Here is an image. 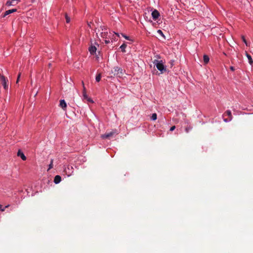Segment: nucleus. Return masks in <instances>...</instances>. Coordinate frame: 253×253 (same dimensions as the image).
<instances>
[{"label":"nucleus","instance_id":"obj_4","mask_svg":"<svg viewBox=\"0 0 253 253\" xmlns=\"http://www.w3.org/2000/svg\"><path fill=\"white\" fill-rule=\"evenodd\" d=\"M0 81L1 82L3 88L5 89H7L8 87V79L4 76L0 75Z\"/></svg>","mask_w":253,"mask_h":253},{"label":"nucleus","instance_id":"obj_20","mask_svg":"<svg viewBox=\"0 0 253 253\" xmlns=\"http://www.w3.org/2000/svg\"><path fill=\"white\" fill-rule=\"evenodd\" d=\"M157 118V115L156 113H153L151 116V120L153 121L156 120Z\"/></svg>","mask_w":253,"mask_h":253},{"label":"nucleus","instance_id":"obj_14","mask_svg":"<svg viewBox=\"0 0 253 253\" xmlns=\"http://www.w3.org/2000/svg\"><path fill=\"white\" fill-rule=\"evenodd\" d=\"M225 114L229 117V121H231L232 119V116L231 111L227 110L225 112Z\"/></svg>","mask_w":253,"mask_h":253},{"label":"nucleus","instance_id":"obj_36","mask_svg":"<svg viewBox=\"0 0 253 253\" xmlns=\"http://www.w3.org/2000/svg\"><path fill=\"white\" fill-rule=\"evenodd\" d=\"M82 83L83 87H84V82H82Z\"/></svg>","mask_w":253,"mask_h":253},{"label":"nucleus","instance_id":"obj_19","mask_svg":"<svg viewBox=\"0 0 253 253\" xmlns=\"http://www.w3.org/2000/svg\"><path fill=\"white\" fill-rule=\"evenodd\" d=\"M101 74H98L96 76V78H95V80L97 82H99L100 80H101Z\"/></svg>","mask_w":253,"mask_h":253},{"label":"nucleus","instance_id":"obj_8","mask_svg":"<svg viewBox=\"0 0 253 253\" xmlns=\"http://www.w3.org/2000/svg\"><path fill=\"white\" fill-rule=\"evenodd\" d=\"M116 132H114V131H111L110 132H109V133H106L105 134H104L103 135H101V137L103 138V139H105V138H109L110 137H111V136H112L113 135H114V134Z\"/></svg>","mask_w":253,"mask_h":253},{"label":"nucleus","instance_id":"obj_7","mask_svg":"<svg viewBox=\"0 0 253 253\" xmlns=\"http://www.w3.org/2000/svg\"><path fill=\"white\" fill-rule=\"evenodd\" d=\"M96 47L92 44H91L88 48V50L90 53L92 55H94L96 54Z\"/></svg>","mask_w":253,"mask_h":253},{"label":"nucleus","instance_id":"obj_16","mask_svg":"<svg viewBox=\"0 0 253 253\" xmlns=\"http://www.w3.org/2000/svg\"><path fill=\"white\" fill-rule=\"evenodd\" d=\"M126 44L124 43L122 45H121L120 48L122 52H126Z\"/></svg>","mask_w":253,"mask_h":253},{"label":"nucleus","instance_id":"obj_15","mask_svg":"<svg viewBox=\"0 0 253 253\" xmlns=\"http://www.w3.org/2000/svg\"><path fill=\"white\" fill-rule=\"evenodd\" d=\"M203 59H204V61L205 64H207L209 62V60H210V58H209V56L207 55H204Z\"/></svg>","mask_w":253,"mask_h":253},{"label":"nucleus","instance_id":"obj_13","mask_svg":"<svg viewBox=\"0 0 253 253\" xmlns=\"http://www.w3.org/2000/svg\"><path fill=\"white\" fill-rule=\"evenodd\" d=\"M61 180V177L60 176L57 175L54 177V182L55 184H58V183H60Z\"/></svg>","mask_w":253,"mask_h":253},{"label":"nucleus","instance_id":"obj_3","mask_svg":"<svg viewBox=\"0 0 253 253\" xmlns=\"http://www.w3.org/2000/svg\"><path fill=\"white\" fill-rule=\"evenodd\" d=\"M123 70L119 67H115L113 70L112 71V73L114 75L120 77L123 75Z\"/></svg>","mask_w":253,"mask_h":253},{"label":"nucleus","instance_id":"obj_10","mask_svg":"<svg viewBox=\"0 0 253 253\" xmlns=\"http://www.w3.org/2000/svg\"><path fill=\"white\" fill-rule=\"evenodd\" d=\"M17 155L18 156L20 157L22 160L25 161L26 160V157L25 156L24 153L20 150L18 151L17 153Z\"/></svg>","mask_w":253,"mask_h":253},{"label":"nucleus","instance_id":"obj_2","mask_svg":"<svg viewBox=\"0 0 253 253\" xmlns=\"http://www.w3.org/2000/svg\"><path fill=\"white\" fill-rule=\"evenodd\" d=\"M153 62L154 65L157 67V69L159 70L162 74L166 71V67L164 65V63L162 60L155 59Z\"/></svg>","mask_w":253,"mask_h":253},{"label":"nucleus","instance_id":"obj_25","mask_svg":"<svg viewBox=\"0 0 253 253\" xmlns=\"http://www.w3.org/2000/svg\"><path fill=\"white\" fill-rule=\"evenodd\" d=\"M122 35L123 37H124L126 40L130 41V39L128 36H126L123 34H122Z\"/></svg>","mask_w":253,"mask_h":253},{"label":"nucleus","instance_id":"obj_18","mask_svg":"<svg viewBox=\"0 0 253 253\" xmlns=\"http://www.w3.org/2000/svg\"><path fill=\"white\" fill-rule=\"evenodd\" d=\"M66 22L67 23H69L70 22V18L68 16L67 13L65 15Z\"/></svg>","mask_w":253,"mask_h":253},{"label":"nucleus","instance_id":"obj_21","mask_svg":"<svg viewBox=\"0 0 253 253\" xmlns=\"http://www.w3.org/2000/svg\"><path fill=\"white\" fill-rule=\"evenodd\" d=\"M53 159H51L50 163V164L48 166V170L50 169H51L53 168Z\"/></svg>","mask_w":253,"mask_h":253},{"label":"nucleus","instance_id":"obj_27","mask_svg":"<svg viewBox=\"0 0 253 253\" xmlns=\"http://www.w3.org/2000/svg\"><path fill=\"white\" fill-rule=\"evenodd\" d=\"M86 100L88 102H90V103H93V101L92 99H91L90 98L88 97V98H86Z\"/></svg>","mask_w":253,"mask_h":253},{"label":"nucleus","instance_id":"obj_22","mask_svg":"<svg viewBox=\"0 0 253 253\" xmlns=\"http://www.w3.org/2000/svg\"><path fill=\"white\" fill-rule=\"evenodd\" d=\"M105 42V43L106 44H108L110 42H111V40L110 39H102Z\"/></svg>","mask_w":253,"mask_h":253},{"label":"nucleus","instance_id":"obj_1","mask_svg":"<svg viewBox=\"0 0 253 253\" xmlns=\"http://www.w3.org/2000/svg\"><path fill=\"white\" fill-rule=\"evenodd\" d=\"M96 34L99 35L102 39H110L111 42H113V41H116V38H114L113 33L110 32L109 30L104 26H101L100 28L98 29Z\"/></svg>","mask_w":253,"mask_h":253},{"label":"nucleus","instance_id":"obj_28","mask_svg":"<svg viewBox=\"0 0 253 253\" xmlns=\"http://www.w3.org/2000/svg\"><path fill=\"white\" fill-rule=\"evenodd\" d=\"M20 76H21V74H19L18 76V77H17V81H16V84H17L19 81V79H20Z\"/></svg>","mask_w":253,"mask_h":253},{"label":"nucleus","instance_id":"obj_12","mask_svg":"<svg viewBox=\"0 0 253 253\" xmlns=\"http://www.w3.org/2000/svg\"><path fill=\"white\" fill-rule=\"evenodd\" d=\"M245 53H246V55L247 57L248 58V62H249V64L251 65H252L253 64V60L252 58V56L250 54H249L247 52H246Z\"/></svg>","mask_w":253,"mask_h":253},{"label":"nucleus","instance_id":"obj_35","mask_svg":"<svg viewBox=\"0 0 253 253\" xmlns=\"http://www.w3.org/2000/svg\"><path fill=\"white\" fill-rule=\"evenodd\" d=\"M115 34H116L118 37H119V34L118 33H115Z\"/></svg>","mask_w":253,"mask_h":253},{"label":"nucleus","instance_id":"obj_33","mask_svg":"<svg viewBox=\"0 0 253 253\" xmlns=\"http://www.w3.org/2000/svg\"><path fill=\"white\" fill-rule=\"evenodd\" d=\"M224 121L225 122H228L230 121H229V119H224Z\"/></svg>","mask_w":253,"mask_h":253},{"label":"nucleus","instance_id":"obj_9","mask_svg":"<svg viewBox=\"0 0 253 253\" xmlns=\"http://www.w3.org/2000/svg\"><path fill=\"white\" fill-rule=\"evenodd\" d=\"M17 11V9L16 8H14V9H9V10H6L3 14V17H5V16H6L7 15L12 13H13L14 12H16Z\"/></svg>","mask_w":253,"mask_h":253},{"label":"nucleus","instance_id":"obj_34","mask_svg":"<svg viewBox=\"0 0 253 253\" xmlns=\"http://www.w3.org/2000/svg\"><path fill=\"white\" fill-rule=\"evenodd\" d=\"M0 211H4V209H1V205H0Z\"/></svg>","mask_w":253,"mask_h":253},{"label":"nucleus","instance_id":"obj_26","mask_svg":"<svg viewBox=\"0 0 253 253\" xmlns=\"http://www.w3.org/2000/svg\"><path fill=\"white\" fill-rule=\"evenodd\" d=\"M157 32H158V34H159L162 36L164 37L163 33V32L161 30H158Z\"/></svg>","mask_w":253,"mask_h":253},{"label":"nucleus","instance_id":"obj_23","mask_svg":"<svg viewBox=\"0 0 253 253\" xmlns=\"http://www.w3.org/2000/svg\"><path fill=\"white\" fill-rule=\"evenodd\" d=\"M83 96L84 99H86V98H88V96H87L86 92H83Z\"/></svg>","mask_w":253,"mask_h":253},{"label":"nucleus","instance_id":"obj_5","mask_svg":"<svg viewBox=\"0 0 253 253\" xmlns=\"http://www.w3.org/2000/svg\"><path fill=\"white\" fill-rule=\"evenodd\" d=\"M73 168L72 166L68 165L64 168V171L66 172V174L69 176L72 175L73 172Z\"/></svg>","mask_w":253,"mask_h":253},{"label":"nucleus","instance_id":"obj_30","mask_svg":"<svg viewBox=\"0 0 253 253\" xmlns=\"http://www.w3.org/2000/svg\"><path fill=\"white\" fill-rule=\"evenodd\" d=\"M230 70H231V71H235V68H234V67H233V66H231V67H230Z\"/></svg>","mask_w":253,"mask_h":253},{"label":"nucleus","instance_id":"obj_6","mask_svg":"<svg viewBox=\"0 0 253 253\" xmlns=\"http://www.w3.org/2000/svg\"><path fill=\"white\" fill-rule=\"evenodd\" d=\"M151 15L153 19L155 20H157L160 15V13L156 9H155L152 11Z\"/></svg>","mask_w":253,"mask_h":253},{"label":"nucleus","instance_id":"obj_29","mask_svg":"<svg viewBox=\"0 0 253 253\" xmlns=\"http://www.w3.org/2000/svg\"><path fill=\"white\" fill-rule=\"evenodd\" d=\"M175 126H173L170 128V131H173L175 129Z\"/></svg>","mask_w":253,"mask_h":253},{"label":"nucleus","instance_id":"obj_31","mask_svg":"<svg viewBox=\"0 0 253 253\" xmlns=\"http://www.w3.org/2000/svg\"><path fill=\"white\" fill-rule=\"evenodd\" d=\"M191 129V128H186L185 130L187 132H188L189 130Z\"/></svg>","mask_w":253,"mask_h":253},{"label":"nucleus","instance_id":"obj_24","mask_svg":"<svg viewBox=\"0 0 253 253\" xmlns=\"http://www.w3.org/2000/svg\"><path fill=\"white\" fill-rule=\"evenodd\" d=\"M242 39L243 42L246 44V45L247 46H248V43H247V41L245 39V37L244 36H242Z\"/></svg>","mask_w":253,"mask_h":253},{"label":"nucleus","instance_id":"obj_11","mask_svg":"<svg viewBox=\"0 0 253 253\" xmlns=\"http://www.w3.org/2000/svg\"><path fill=\"white\" fill-rule=\"evenodd\" d=\"M60 106L64 110L67 107V104L64 100L62 99L60 101Z\"/></svg>","mask_w":253,"mask_h":253},{"label":"nucleus","instance_id":"obj_32","mask_svg":"<svg viewBox=\"0 0 253 253\" xmlns=\"http://www.w3.org/2000/svg\"><path fill=\"white\" fill-rule=\"evenodd\" d=\"M86 92V89L84 86L83 87V92Z\"/></svg>","mask_w":253,"mask_h":253},{"label":"nucleus","instance_id":"obj_17","mask_svg":"<svg viewBox=\"0 0 253 253\" xmlns=\"http://www.w3.org/2000/svg\"><path fill=\"white\" fill-rule=\"evenodd\" d=\"M14 1H12V0H8L7 1V2H6V5L8 6H11V5H14V4H13V2H14Z\"/></svg>","mask_w":253,"mask_h":253}]
</instances>
